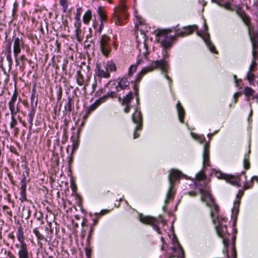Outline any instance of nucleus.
<instances>
[{"label": "nucleus", "instance_id": "1", "mask_svg": "<svg viewBox=\"0 0 258 258\" xmlns=\"http://www.w3.org/2000/svg\"><path fill=\"white\" fill-rule=\"evenodd\" d=\"M196 26H189L183 28L182 30H176L174 36H169L168 34L171 32L170 29L157 30L156 31V40L165 49L169 48L172 45V41L176 37H183L192 34Z\"/></svg>", "mask_w": 258, "mask_h": 258}, {"label": "nucleus", "instance_id": "2", "mask_svg": "<svg viewBox=\"0 0 258 258\" xmlns=\"http://www.w3.org/2000/svg\"><path fill=\"white\" fill-rule=\"evenodd\" d=\"M207 205L211 208V217L215 226L217 234L223 236V234L227 232V219L222 216L216 215L218 212L219 207L215 204L213 200L207 203Z\"/></svg>", "mask_w": 258, "mask_h": 258}, {"label": "nucleus", "instance_id": "3", "mask_svg": "<svg viewBox=\"0 0 258 258\" xmlns=\"http://www.w3.org/2000/svg\"><path fill=\"white\" fill-rule=\"evenodd\" d=\"M157 68H160L162 72L165 74V77L169 81H171L170 78L167 74V71L168 68V62L164 59H161L160 60L154 61L152 62L150 66L143 69L137 77L136 80V82H139L143 75Z\"/></svg>", "mask_w": 258, "mask_h": 258}, {"label": "nucleus", "instance_id": "4", "mask_svg": "<svg viewBox=\"0 0 258 258\" xmlns=\"http://www.w3.org/2000/svg\"><path fill=\"white\" fill-rule=\"evenodd\" d=\"M181 172L175 169H172L170 171L169 175V181L170 187L166 194L165 204L167 205L171 200H173L175 191L174 190L173 185L176 180L178 179L180 176Z\"/></svg>", "mask_w": 258, "mask_h": 258}, {"label": "nucleus", "instance_id": "5", "mask_svg": "<svg viewBox=\"0 0 258 258\" xmlns=\"http://www.w3.org/2000/svg\"><path fill=\"white\" fill-rule=\"evenodd\" d=\"M237 15L241 19L243 23L247 27L248 34L250 36V32H251V18L250 17L244 12L242 8L239 6L237 5L236 6L235 11Z\"/></svg>", "mask_w": 258, "mask_h": 258}, {"label": "nucleus", "instance_id": "6", "mask_svg": "<svg viewBox=\"0 0 258 258\" xmlns=\"http://www.w3.org/2000/svg\"><path fill=\"white\" fill-rule=\"evenodd\" d=\"M115 13L114 14V21L115 23L117 25H120L122 24L121 17H127L125 14L126 6L123 1H121L118 8L115 9Z\"/></svg>", "mask_w": 258, "mask_h": 258}, {"label": "nucleus", "instance_id": "7", "mask_svg": "<svg viewBox=\"0 0 258 258\" xmlns=\"http://www.w3.org/2000/svg\"><path fill=\"white\" fill-rule=\"evenodd\" d=\"M215 174L218 178L225 179L227 182H229L233 185L238 187L240 186V184H239V176L241 175L236 176L230 174H223L220 171L215 172Z\"/></svg>", "mask_w": 258, "mask_h": 258}, {"label": "nucleus", "instance_id": "8", "mask_svg": "<svg viewBox=\"0 0 258 258\" xmlns=\"http://www.w3.org/2000/svg\"><path fill=\"white\" fill-rule=\"evenodd\" d=\"M110 40V38L105 35H102L100 38V49L105 56H108L111 51Z\"/></svg>", "mask_w": 258, "mask_h": 258}, {"label": "nucleus", "instance_id": "9", "mask_svg": "<svg viewBox=\"0 0 258 258\" xmlns=\"http://www.w3.org/2000/svg\"><path fill=\"white\" fill-rule=\"evenodd\" d=\"M18 94L15 92L9 102L8 106L11 115H16L20 111L19 100L17 101Z\"/></svg>", "mask_w": 258, "mask_h": 258}, {"label": "nucleus", "instance_id": "10", "mask_svg": "<svg viewBox=\"0 0 258 258\" xmlns=\"http://www.w3.org/2000/svg\"><path fill=\"white\" fill-rule=\"evenodd\" d=\"M132 119L134 122L137 124V126L134 133V138L136 139L139 137V134L137 133V131L141 130L142 126V115L141 112L136 110L133 114Z\"/></svg>", "mask_w": 258, "mask_h": 258}, {"label": "nucleus", "instance_id": "11", "mask_svg": "<svg viewBox=\"0 0 258 258\" xmlns=\"http://www.w3.org/2000/svg\"><path fill=\"white\" fill-rule=\"evenodd\" d=\"M140 220L141 222L144 224L150 225L159 234L161 233L160 228L156 224L158 222V220L157 219L151 216H144L141 215Z\"/></svg>", "mask_w": 258, "mask_h": 258}, {"label": "nucleus", "instance_id": "12", "mask_svg": "<svg viewBox=\"0 0 258 258\" xmlns=\"http://www.w3.org/2000/svg\"><path fill=\"white\" fill-rule=\"evenodd\" d=\"M213 2L216 3L221 7L227 10L234 12L237 5H232L234 0H212Z\"/></svg>", "mask_w": 258, "mask_h": 258}, {"label": "nucleus", "instance_id": "13", "mask_svg": "<svg viewBox=\"0 0 258 258\" xmlns=\"http://www.w3.org/2000/svg\"><path fill=\"white\" fill-rule=\"evenodd\" d=\"M13 41V51L15 56L17 57L18 55L21 52V49L23 48L24 42L21 36L20 37H15Z\"/></svg>", "mask_w": 258, "mask_h": 258}, {"label": "nucleus", "instance_id": "14", "mask_svg": "<svg viewBox=\"0 0 258 258\" xmlns=\"http://www.w3.org/2000/svg\"><path fill=\"white\" fill-rule=\"evenodd\" d=\"M34 95H32L31 97V111L29 113L28 116V120L29 122V131H31L32 130V127L33 125V120L34 116L35 115V107L37 105V100H36L35 104H34Z\"/></svg>", "mask_w": 258, "mask_h": 258}, {"label": "nucleus", "instance_id": "15", "mask_svg": "<svg viewBox=\"0 0 258 258\" xmlns=\"http://www.w3.org/2000/svg\"><path fill=\"white\" fill-rule=\"evenodd\" d=\"M15 246L19 249L18 254L19 258L29 257L28 249L26 244H16Z\"/></svg>", "mask_w": 258, "mask_h": 258}, {"label": "nucleus", "instance_id": "16", "mask_svg": "<svg viewBox=\"0 0 258 258\" xmlns=\"http://www.w3.org/2000/svg\"><path fill=\"white\" fill-rule=\"evenodd\" d=\"M130 85V82L125 77L118 78L117 85L116 86V92L119 91V89L124 90L128 88Z\"/></svg>", "mask_w": 258, "mask_h": 258}, {"label": "nucleus", "instance_id": "17", "mask_svg": "<svg viewBox=\"0 0 258 258\" xmlns=\"http://www.w3.org/2000/svg\"><path fill=\"white\" fill-rule=\"evenodd\" d=\"M116 92L111 91L108 92L106 95L103 96L102 97H100L99 99L96 101V103L98 104H100V103L104 102L107 100V99L110 97L111 98H113L116 97Z\"/></svg>", "mask_w": 258, "mask_h": 258}, {"label": "nucleus", "instance_id": "18", "mask_svg": "<svg viewBox=\"0 0 258 258\" xmlns=\"http://www.w3.org/2000/svg\"><path fill=\"white\" fill-rule=\"evenodd\" d=\"M137 47L139 50V55L141 56H143L146 57L147 54H148L147 45L146 43L144 42L143 43L139 44Z\"/></svg>", "mask_w": 258, "mask_h": 258}, {"label": "nucleus", "instance_id": "19", "mask_svg": "<svg viewBox=\"0 0 258 258\" xmlns=\"http://www.w3.org/2000/svg\"><path fill=\"white\" fill-rule=\"evenodd\" d=\"M203 165L204 166L209 165V146L207 144L204 146L203 153Z\"/></svg>", "mask_w": 258, "mask_h": 258}, {"label": "nucleus", "instance_id": "20", "mask_svg": "<svg viewBox=\"0 0 258 258\" xmlns=\"http://www.w3.org/2000/svg\"><path fill=\"white\" fill-rule=\"evenodd\" d=\"M178 118L181 122H183L184 110L179 101H178L176 105Z\"/></svg>", "mask_w": 258, "mask_h": 258}, {"label": "nucleus", "instance_id": "21", "mask_svg": "<svg viewBox=\"0 0 258 258\" xmlns=\"http://www.w3.org/2000/svg\"><path fill=\"white\" fill-rule=\"evenodd\" d=\"M204 41L206 43L207 46H208L209 49L212 52L217 53V51L216 50V48L215 46L212 44V43L209 40V35L208 34L206 35L205 37L204 38Z\"/></svg>", "mask_w": 258, "mask_h": 258}, {"label": "nucleus", "instance_id": "22", "mask_svg": "<svg viewBox=\"0 0 258 258\" xmlns=\"http://www.w3.org/2000/svg\"><path fill=\"white\" fill-rule=\"evenodd\" d=\"M76 80L79 86L85 85L84 76L82 74V68L77 71Z\"/></svg>", "mask_w": 258, "mask_h": 258}, {"label": "nucleus", "instance_id": "23", "mask_svg": "<svg viewBox=\"0 0 258 258\" xmlns=\"http://www.w3.org/2000/svg\"><path fill=\"white\" fill-rule=\"evenodd\" d=\"M17 237L20 242L19 244H26L24 242V232L22 227H19L17 230Z\"/></svg>", "mask_w": 258, "mask_h": 258}, {"label": "nucleus", "instance_id": "24", "mask_svg": "<svg viewBox=\"0 0 258 258\" xmlns=\"http://www.w3.org/2000/svg\"><path fill=\"white\" fill-rule=\"evenodd\" d=\"M200 192L201 194V200L203 202H205L206 199L207 198H209L211 201L213 200V199L211 197L210 194L208 190L203 188H200Z\"/></svg>", "mask_w": 258, "mask_h": 258}, {"label": "nucleus", "instance_id": "25", "mask_svg": "<svg viewBox=\"0 0 258 258\" xmlns=\"http://www.w3.org/2000/svg\"><path fill=\"white\" fill-rule=\"evenodd\" d=\"M15 115H11V121L10 122V127L13 128L15 134H17L19 131L18 128L16 127L17 124V121L15 117Z\"/></svg>", "mask_w": 258, "mask_h": 258}, {"label": "nucleus", "instance_id": "26", "mask_svg": "<svg viewBox=\"0 0 258 258\" xmlns=\"http://www.w3.org/2000/svg\"><path fill=\"white\" fill-rule=\"evenodd\" d=\"M133 99V95L132 92L127 94L121 100V104L125 105V104H130V101Z\"/></svg>", "mask_w": 258, "mask_h": 258}, {"label": "nucleus", "instance_id": "27", "mask_svg": "<svg viewBox=\"0 0 258 258\" xmlns=\"http://www.w3.org/2000/svg\"><path fill=\"white\" fill-rule=\"evenodd\" d=\"M74 104V100L71 97H68V101L64 106V109L66 111H68L69 114L72 112L73 105Z\"/></svg>", "mask_w": 258, "mask_h": 258}, {"label": "nucleus", "instance_id": "28", "mask_svg": "<svg viewBox=\"0 0 258 258\" xmlns=\"http://www.w3.org/2000/svg\"><path fill=\"white\" fill-rule=\"evenodd\" d=\"M105 69L108 71L115 72L116 71V66L112 61L110 60L106 62Z\"/></svg>", "mask_w": 258, "mask_h": 258}, {"label": "nucleus", "instance_id": "29", "mask_svg": "<svg viewBox=\"0 0 258 258\" xmlns=\"http://www.w3.org/2000/svg\"><path fill=\"white\" fill-rule=\"evenodd\" d=\"M98 76L101 78H109L110 76V75L108 73V71L106 70V71H104L103 70L100 69V68H98Z\"/></svg>", "mask_w": 258, "mask_h": 258}, {"label": "nucleus", "instance_id": "30", "mask_svg": "<svg viewBox=\"0 0 258 258\" xmlns=\"http://www.w3.org/2000/svg\"><path fill=\"white\" fill-rule=\"evenodd\" d=\"M97 12L99 15L100 20L101 21V26L103 25L102 24L103 21L106 20V15H105V13L104 12L103 9L102 7H99L98 8Z\"/></svg>", "mask_w": 258, "mask_h": 258}, {"label": "nucleus", "instance_id": "31", "mask_svg": "<svg viewBox=\"0 0 258 258\" xmlns=\"http://www.w3.org/2000/svg\"><path fill=\"white\" fill-rule=\"evenodd\" d=\"M91 18V12L90 10H88L87 12H86V13L83 16V19L84 22L86 24L88 23L90 21Z\"/></svg>", "mask_w": 258, "mask_h": 258}, {"label": "nucleus", "instance_id": "32", "mask_svg": "<svg viewBox=\"0 0 258 258\" xmlns=\"http://www.w3.org/2000/svg\"><path fill=\"white\" fill-rule=\"evenodd\" d=\"M20 197L19 198V200L21 201V202L27 201L26 193V189H20Z\"/></svg>", "mask_w": 258, "mask_h": 258}, {"label": "nucleus", "instance_id": "33", "mask_svg": "<svg viewBox=\"0 0 258 258\" xmlns=\"http://www.w3.org/2000/svg\"><path fill=\"white\" fill-rule=\"evenodd\" d=\"M253 72L248 71L247 74L246 78L250 84H252L255 79V75Z\"/></svg>", "mask_w": 258, "mask_h": 258}, {"label": "nucleus", "instance_id": "34", "mask_svg": "<svg viewBox=\"0 0 258 258\" xmlns=\"http://www.w3.org/2000/svg\"><path fill=\"white\" fill-rule=\"evenodd\" d=\"M243 165H244V167L245 169H248L250 167L248 154H246L244 156V160H243Z\"/></svg>", "mask_w": 258, "mask_h": 258}, {"label": "nucleus", "instance_id": "35", "mask_svg": "<svg viewBox=\"0 0 258 258\" xmlns=\"http://www.w3.org/2000/svg\"><path fill=\"white\" fill-rule=\"evenodd\" d=\"M243 92L245 96H249L253 94L254 91L251 88L246 87L244 89Z\"/></svg>", "mask_w": 258, "mask_h": 258}, {"label": "nucleus", "instance_id": "36", "mask_svg": "<svg viewBox=\"0 0 258 258\" xmlns=\"http://www.w3.org/2000/svg\"><path fill=\"white\" fill-rule=\"evenodd\" d=\"M11 53L12 52H7V55L6 57L7 60L9 62V72L10 71L13 63V60L11 56Z\"/></svg>", "mask_w": 258, "mask_h": 258}, {"label": "nucleus", "instance_id": "37", "mask_svg": "<svg viewBox=\"0 0 258 258\" xmlns=\"http://www.w3.org/2000/svg\"><path fill=\"white\" fill-rule=\"evenodd\" d=\"M31 214V211L29 209L23 208L22 210V216L25 219H27L29 218Z\"/></svg>", "mask_w": 258, "mask_h": 258}, {"label": "nucleus", "instance_id": "38", "mask_svg": "<svg viewBox=\"0 0 258 258\" xmlns=\"http://www.w3.org/2000/svg\"><path fill=\"white\" fill-rule=\"evenodd\" d=\"M22 176H23V179L21 180V182H20L21 186H20V189H26V176L25 175V174H23L22 175Z\"/></svg>", "mask_w": 258, "mask_h": 258}, {"label": "nucleus", "instance_id": "39", "mask_svg": "<svg viewBox=\"0 0 258 258\" xmlns=\"http://www.w3.org/2000/svg\"><path fill=\"white\" fill-rule=\"evenodd\" d=\"M33 232L38 239L42 240L44 238V236L37 230V228L33 229Z\"/></svg>", "mask_w": 258, "mask_h": 258}, {"label": "nucleus", "instance_id": "40", "mask_svg": "<svg viewBox=\"0 0 258 258\" xmlns=\"http://www.w3.org/2000/svg\"><path fill=\"white\" fill-rule=\"evenodd\" d=\"M60 4L63 7L64 12H66L68 9V3L67 0H60Z\"/></svg>", "mask_w": 258, "mask_h": 258}, {"label": "nucleus", "instance_id": "41", "mask_svg": "<svg viewBox=\"0 0 258 258\" xmlns=\"http://www.w3.org/2000/svg\"><path fill=\"white\" fill-rule=\"evenodd\" d=\"M137 67L135 65H132L129 69L128 76H132L133 73L136 71Z\"/></svg>", "mask_w": 258, "mask_h": 258}, {"label": "nucleus", "instance_id": "42", "mask_svg": "<svg viewBox=\"0 0 258 258\" xmlns=\"http://www.w3.org/2000/svg\"><path fill=\"white\" fill-rule=\"evenodd\" d=\"M81 30L79 29V28H77L76 29V37L79 41H82V38L81 36Z\"/></svg>", "mask_w": 258, "mask_h": 258}, {"label": "nucleus", "instance_id": "43", "mask_svg": "<svg viewBox=\"0 0 258 258\" xmlns=\"http://www.w3.org/2000/svg\"><path fill=\"white\" fill-rule=\"evenodd\" d=\"M109 212L107 210H102L100 213H96L95 215L97 218H99L101 216L104 215Z\"/></svg>", "mask_w": 258, "mask_h": 258}, {"label": "nucleus", "instance_id": "44", "mask_svg": "<svg viewBox=\"0 0 258 258\" xmlns=\"http://www.w3.org/2000/svg\"><path fill=\"white\" fill-rule=\"evenodd\" d=\"M3 210L6 211V213L8 215H9L10 217L12 216V211L9 209V208L6 205H4L3 206Z\"/></svg>", "mask_w": 258, "mask_h": 258}, {"label": "nucleus", "instance_id": "45", "mask_svg": "<svg viewBox=\"0 0 258 258\" xmlns=\"http://www.w3.org/2000/svg\"><path fill=\"white\" fill-rule=\"evenodd\" d=\"M252 184L253 183H251V180L249 182H245L243 185V189L245 190L250 188Z\"/></svg>", "mask_w": 258, "mask_h": 258}, {"label": "nucleus", "instance_id": "46", "mask_svg": "<svg viewBox=\"0 0 258 258\" xmlns=\"http://www.w3.org/2000/svg\"><path fill=\"white\" fill-rule=\"evenodd\" d=\"M11 45L12 41L9 39L8 40V44L6 46L7 52H12Z\"/></svg>", "mask_w": 258, "mask_h": 258}, {"label": "nucleus", "instance_id": "47", "mask_svg": "<svg viewBox=\"0 0 258 258\" xmlns=\"http://www.w3.org/2000/svg\"><path fill=\"white\" fill-rule=\"evenodd\" d=\"M249 36L250 39V40L251 41L253 48L255 49V48H257L258 47V46H257L258 44L256 43V42H254L253 39L252 38V35H251V32H250V36Z\"/></svg>", "mask_w": 258, "mask_h": 258}, {"label": "nucleus", "instance_id": "48", "mask_svg": "<svg viewBox=\"0 0 258 258\" xmlns=\"http://www.w3.org/2000/svg\"><path fill=\"white\" fill-rule=\"evenodd\" d=\"M256 65V63L255 62H252L249 67V71L254 72L255 71Z\"/></svg>", "mask_w": 258, "mask_h": 258}, {"label": "nucleus", "instance_id": "49", "mask_svg": "<svg viewBox=\"0 0 258 258\" xmlns=\"http://www.w3.org/2000/svg\"><path fill=\"white\" fill-rule=\"evenodd\" d=\"M205 175L202 172H199L197 175V178L200 179V180L203 179L205 178Z\"/></svg>", "mask_w": 258, "mask_h": 258}, {"label": "nucleus", "instance_id": "50", "mask_svg": "<svg viewBox=\"0 0 258 258\" xmlns=\"http://www.w3.org/2000/svg\"><path fill=\"white\" fill-rule=\"evenodd\" d=\"M241 95V93L240 92H236L234 94V102L236 103L237 101V98L239 97V96Z\"/></svg>", "mask_w": 258, "mask_h": 258}, {"label": "nucleus", "instance_id": "51", "mask_svg": "<svg viewBox=\"0 0 258 258\" xmlns=\"http://www.w3.org/2000/svg\"><path fill=\"white\" fill-rule=\"evenodd\" d=\"M227 233V232L225 233L224 234H223V236H221L220 235H219V236H220V237L222 238H223V243L225 245H226L227 244V243L228 242V239H226L225 238V235Z\"/></svg>", "mask_w": 258, "mask_h": 258}, {"label": "nucleus", "instance_id": "52", "mask_svg": "<svg viewBox=\"0 0 258 258\" xmlns=\"http://www.w3.org/2000/svg\"><path fill=\"white\" fill-rule=\"evenodd\" d=\"M243 192H244L243 190H241V189L239 190L238 191V193L237 195V198L238 199H240L243 196Z\"/></svg>", "mask_w": 258, "mask_h": 258}, {"label": "nucleus", "instance_id": "53", "mask_svg": "<svg viewBox=\"0 0 258 258\" xmlns=\"http://www.w3.org/2000/svg\"><path fill=\"white\" fill-rule=\"evenodd\" d=\"M125 105H126V107L124 109V111L125 113H128L130 111L131 105L130 104H125Z\"/></svg>", "mask_w": 258, "mask_h": 258}, {"label": "nucleus", "instance_id": "54", "mask_svg": "<svg viewBox=\"0 0 258 258\" xmlns=\"http://www.w3.org/2000/svg\"><path fill=\"white\" fill-rule=\"evenodd\" d=\"M252 37L253 39L254 42L258 44V34H254L253 36Z\"/></svg>", "mask_w": 258, "mask_h": 258}, {"label": "nucleus", "instance_id": "55", "mask_svg": "<svg viewBox=\"0 0 258 258\" xmlns=\"http://www.w3.org/2000/svg\"><path fill=\"white\" fill-rule=\"evenodd\" d=\"M9 237L13 240V241L15 240V237L14 235L12 233H10L9 234Z\"/></svg>", "mask_w": 258, "mask_h": 258}, {"label": "nucleus", "instance_id": "56", "mask_svg": "<svg viewBox=\"0 0 258 258\" xmlns=\"http://www.w3.org/2000/svg\"><path fill=\"white\" fill-rule=\"evenodd\" d=\"M217 132H218V131H215V132L214 133H213L208 134V138L210 139L212 138V137L213 136H214L215 134H216Z\"/></svg>", "mask_w": 258, "mask_h": 258}, {"label": "nucleus", "instance_id": "57", "mask_svg": "<svg viewBox=\"0 0 258 258\" xmlns=\"http://www.w3.org/2000/svg\"><path fill=\"white\" fill-rule=\"evenodd\" d=\"M233 78H234V81H235V83H236V85L237 84L238 82H239V81H241V80H240V79H239V80H238V79H237V77H236V75H234Z\"/></svg>", "mask_w": 258, "mask_h": 258}, {"label": "nucleus", "instance_id": "58", "mask_svg": "<svg viewBox=\"0 0 258 258\" xmlns=\"http://www.w3.org/2000/svg\"><path fill=\"white\" fill-rule=\"evenodd\" d=\"M8 256L10 257V258H14V255L11 253V252L10 251H9L8 253Z\"/></svg>", "mask_w": 258, "mask_h": 258}, {"label": "nucleus", "instance_id": "59", "mask_svg": "<svg viewBox=\"0 0 258 258\" xmlns=\"http://www.w3.org/2000/svg\"><path fill=\"white\" fill-rule=\"evenodd\" d=\"M189 195L191 196H196L197 195V194L195 192L190 191L189 192Z\"/></svg>", "mask_w": 258, "mask_h": 258}, {"label": "nucleus", "instance_id": "60", "mask_svg": "<svg viewBox=\"0 0 258 258\" xmlns=\"http://www.w3.org/2000/svg\"><path fill=\"white\" fill-rule=\"evenodd\" d=\"M90 249L86 248V255H87L88 256H89V255L90 254Z\"/></svg>", "mask_w": 258, "mask_h": 258}, {"label": "nucleus", "instance_id": "61", "mask_svg": "<svg viewBox=\"0 0 258 258\" xmlns=\"http://www.w3.org/2000/svg\"><path fill=\"white\" fill-rule=\"evenodd\" d=\"M180 250H181V256H182V257L183 258V257H184V252H183V249H182V248H181V249H180Z\"/></svg>", "mask_w": 258, "mask_h": 258}, {"label": "nucleus", "instance_id": "62", "mask_svg": "<svg viewBox=\"0 0 258 258\" xmlns=\"http://www.w3.org/2000/svg\"><path fill=\"white\" fill-rule=\"evenodd\" d=\"M171 248L173 252H175L176 250V248L175 247H172Z\"/></svg>", "mask_w": 258, "mask_h": 258}, {"label": "nucleus", "instance_id": "63", "mask_svg": "<svg viewBox=\"0 0 258 258\" xmlns=\"http://www.w3.org/2000/svg\"><path fill=\"white\" fill-rule=\"evenodd\" d=\"M9 75L7 74V77L5 79V82L7 83L8 82V81H9Z\"/></svg>", "mask_w": 258, "mask_h": 258}, {"label": "nucleus", "instance_id": "64", "mask_svg": "<svg viewBox=\"0 0 258 258\" xmlns=\"http://www.w3.org/2000/svg\"><path fill=\"white\" fill-rule=\"evenodd\" d=\"M239 204H240V202H239V201L238 200L237 202H236L235 203V205H239Z\"/></svg>", "mask_w": 258, "mask_h": 258}]
</instances>
